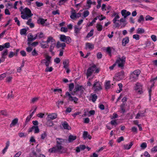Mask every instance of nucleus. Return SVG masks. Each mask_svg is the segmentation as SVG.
I'll return each mask as SVG.
<instances>
[{"label": "nucleus", "mask_w": 157, "mask_h": 157, "mask_svg": "<svg viewBox=\"0 0 157 157\" xmlns=\"http://www.w3.org/2000/svg\"><path fill=\"white\" fill-rule=\"evenodd\" d=\"M60 40L61 41L65 42L67 44H70L71 42V39L68 36H66L64 35H60Z\"/></svg>", "instance_id": "423d86ee"}, {"label": "nucleus", "mask_w": 157, "mask_h": 157, "mask_svg": "<svg viewBox=\"0 0 157 157\" xmlns=\"http://www.w3.org/2000/svg\"><path fill=\"white\" fill-rule=\"evenodd\" d=\"M124 75V72L123 71H121L117 73V77H121V78H123Z\"/></svg>", "instance_id": "4c0bfd02"}, {"label": "nucleus", "mask_w": 157, "mask_h": 157, "mask_svg": "<svg viewBox=\"0 0 157 157\" xmlns=\"http://www.w3.org/2000/svg\"><path fill=\"white\" fill-rule=\"evenodd\" d=\"M97 96L95 94L92 95L91 98L92 101L95 102L97 98Z\"/></svg>", "instance_id": "e433bc0d"}, {"label": "nucleus", "mask_w": 157, "mask_h": 157, "mask_svg": "<svg viewBox=\"0 0 157 157\" xmlns=\"http://www.w3.org/2000/svg\"><path fill=\"white\" fill-rule=\"evenodd\" d=\"M120 18L119 16L117 14L115 16V17L113 20V22L115 24V26L116 27H119L120 26V25L118 23L116 22L117 19H119Z\"/></svg>", "instance_id": "f3484780"}, {"label": "nucleus", "mask_w": 157, "mask_h": 157, "mask_svg": "<svg viewBox=\"0 0 157 157\" xmlns=\"http://www.w3.org/2000/svg\"><path fill=\"white\" fill-rule=\"evenodd\" d=\"M4 48H8L10 47V43L9 42L5 43L3 45Z\"/></svg>", "instance_id": "603ef678"}, {"label": "nucleus", "mask_w": 157, "mask_h": 157, "mask_svg": "<svg viewBox=\"0 0 157 157\" xmlns=\"http://www.w3.org/2000/svg\"><path fill=\"white\" fill-rule=\"evenodd\" d=\"M93 89L95 93L102 89L101 84L99 82H95L93 86Z\"/></svg>", "instance_id": "0eeeda50"}, {"label": "nucleus", "mask_w": 157, "mask_h": 157, "mask_svg": "<svg viewBox=\"0 0 157 157\" xmlns=\"http://www.w3.org/2000/svg\"><path fill=\"white\" fill-rule=\"evenodd\" d=\"M101 1V0H98V4L97 6V9H99L100 7Z\"/></svg>", "instance_id": "0e129e2a"}, {"label": "nucleus", "mask_w": 157, "mask_h": 157, "mask_svg": "<svg viewBox=\"0 0 157 157\" xmlns=\"http://www.w3.org/2000/svg\"><path fill=\"white\" fill-rule=\"evenodd\" d=\"M47 136V134L45 132L41 135V138L42 139L44 140Z\"/></svg>", "instance_id": "13d9d810"}, {"label": "nucleus", "mask_w": 157, "mask_h": 157, "mask_svg": "<svg viewBox=\"0 0 157 157\" xmlns=\"http://www.w3.org/2000/svg\"><path fill=\"white\" fill-rule=\"evenodd\" d=\"M63 67L65 68H67L68 67L69 65V61L68 60L66 59L64 60L63 62Z\"/></svg>", "instance_id": "c85d7f7f"}, {"label": "nucleus", "mask_w": 157, "mask_h": 157, "mask_svg": "<svg viewBox=\"0 0 157 157\" xmlns=\"http://www.w3.org/2000/svg\"><path fill=\"white\" fill-rule=\"evenodd\" d=\"M76 93H75L74 91L71 93V94L69 92H67L66 93L65 95L66 97H68V99L70 101H73L75 103H77V101L78 100V99L76 97H72L71 95L73 96L75 94H76Z\"/></svg>", "instance_id": "20e7f679"}, {"label": "nucleus", "mask_w": 157, "mask_h": 157, "mask_svg": "<svg viewBox=\"0 0 157 157\" xmlns=\"http://www.w3.org/2000/svg\"><path fill=\"white\" fill-rule=\"evenodd\" d=\"M51 57L48 56H46V59H47V62L45 63V65L46 67L49 66V64L51 63Z\"/></svg>", "instance_id": "6ab92c4d"}, {"label": "nucleus", "mask_w": 157, "mask_h": 157, "mask_svg": "<svg viewBox=\"0 0 157 157\" xmlns=\"http://www.w3.org/2000/svg\"><path fill=\"white\" fill-rule=\"evenodd\" d=\"M8 53V50L7 49L5 51H3L2 53V57L3 59H5L6 56Z\"/></svg>", "instance_id": "473e14b6"}, {"label": "nucleus", "mask_w": 157, "mask_h": 157, "mask_svg": "<svg viewBox=\"0 0 157 157\" xmlns=\"http://www.w3.org/2000/svg\"><path fill=\"white\" fill-rule=\"evenodd\" d=\"M18 121V119L17 118H16L13 119L11 124L10 125V127H12L13 126L15 125L17 123Z\"/></svg>", "instance_id": "393cba45"}, {"label": "nucleus", "mask_w": 157, "mask_h": 157, "mask_svg": "<svg viewBox=\"0 0 157 157\" xmlns=\"http://www.w3.org/2000/svg\"><path fill=\"white\" fill-rule=\"evenodd\" d=\"M53 69L52 67H46L45 69L46 72H51L52 71Z\"/></svg>", "instance_id": "a19ab883"}, {"label": "nucleus", "mask_w": 157, "mask_h": 157, "mask_svg": "<svg viewBox=\"0 0 157 157\" xmlns=\"http://www.w3.org/2000/svg\"><path fill=\"white\" fill-rule=\"evenodd\" d=\"M63 148V146L59 147L56 145V147H53L49 149L48 151L50 153L57 152L62 153L63 152L62 151Z\"/></svg>", "instance_id": "7ed1b4c3"}, {"label": "nucleus", "mask_w": 157, "mask_h": 157, "mask_svg": "<svg viewBox=\"0 0 157 157\" xmlns=\"http://www.w3.org/2000/svg\"><path fill=\"white\" fill-rule=\"evenodd\" d=\"M47 125L48 127H51L54 125L53 121H47Z\"/></svg>", "instance_id": "f704fd0d"}, {"label": "nucleus", "mask_w": 157, "mask_h": 157, "mask_svg": "<svg viewBox=\"0 0 157 157\" xmlns=\"http://www.w3.org/2000/svg\"><path fill=\"white\" fill-rule=\"evenodd\" d=\"M96 27L98 31H101L102 29V25L99 24H97Z\"/></svg>", "instance_id": "58836bf2"}, {"label": "nucleus", "mask_w": 157, "mask_h": 157, "mask_svg": "<svg viewBox=\"0 0 157 157\" xmlns=\"http://www.w3.org/2000/svg\"><path fill=\"white\" fill-rule=\"evenodd\" d=\"M110 123L112 125H115V126L117 124V123L116 120H112L111 121Z\"/></svg>", "instance_id": "774afa93"}, {"label": "nucleus", "mask_w": 157, "mask_h": 157, "mask_svg": "<svg viewBox=\"0 0 157 157\" xmlns=\"http://www.w3.org/2000/svg\"><path fill=\"white\" fill-rule=\"evenodd\" d=\"M152 40L154 42L156 41L157 40V37L155 35H152L151 36Z\"/></svg>", "instance_id": "69168bd1"}, {"label": "nucleus", "mask_w": 157, "mask_h": 157, "mask_svg": "<svg viewBox=\"0 0 157 157\" xmlns=\"http://www.w3.org/2000/svg\"><path fill=\"white\" fill-rule=\"evenodd\" d=\"M126 58L124 56H123L121 58H119L115 62L116 64H118V67L121 68H123L125 62Z\"/></svg>", "instance_id": "39448f33"}, {"label": "nucleus", "mask_w": 157, "mask_h": 157, "mask_svg": "<svg viewBox=\"0 0 157 157\" xmlns=\"http://www.w3.org/2000/svg\"><path fill=\"white\" fill-rule=\"evenodd\" d=\"M57 115L56 113H52L48 114L47 118V121H51L56 118L57 117Z\"/></svg>", "instance_id": "ddd939ff"}, {"label": "nucleus", "mask_w": 157, "mask_h": 157, "mask_svg": "<svg viewBox=\"0 0 157 157\" xmlns=\"http://www.w3.org/2000/svg\"><path fill=\"white\" fill-rule=\"evenodd\" d=\"M36 39V37H33V36L31 33H29L28 35V41H32Z\"/></svg>", "instance_id": "412c9836"}, {"label": "nucleus", "mask_w": 157, "mask_h": 157, "mask_svg": "<svg viewBox=\"0 0 157 157\" xmlns=\"http://www.w3.org/2000/svg\"><path fill=\"white\" fill-rule=\"evenodd\" d=\"M70 17L72 19H74L77 16L75 12H72L70 16Z\"/></svg>", "instance_id": "8fccbe9b"}, {"label": "nucleus", "mask_w": 157, "mask_h": 157, "mask_svg": "<svg viewBox=\"0 0 157 157\" xmlns=\"http://www.w3.org/2000/svg\"><path fill=\"white\" fill-rule=\"evenodd\" d=\"M134 88L135 90L137 91V93L139 94H141L142 93V85L140 83L138 82H137L135 84Z\"/></svg>", "instance_id": "9d476101"}, {"label": "nucleus", "mask_w": 157, "mask_h": 157, "mask_svg": "<svg viewBox=\"0 0 157 157\" xmlns=\"http://www.w3.org/2000/svg\"><path fill=\"white\" fill-rule=\"evenodd\" d=\"M38 151H33L30 155V157H45V156L43 154H38Z\"/></svg>", "instance_id": "f8f14e48"}, {"label": "nucleus", "mask_w": 157, "mask_h": 157, "mask_svg": "<svg viewBox=\"0 0 157 157\" xmlns=\"http://www.w3.org/2000/svg\"><path fill=\"white\" fill-rule=\"evenodd\" d=\"M32 116L31 115H30L29 116H28L26 118V119L25 121V123L26 124H27V123H28L30 120L31 118L32 117Z\"/></svg>", "instance_id": "864d4df0"}, {"label": "nucleus", "mask_w": 157, "mask_h": 157, "mask_svg": "<svg viewBox=\"0 0 157 157\" xmlns=\"http://www.w3.org/2000/svg\"><path fill=\"white\" fill-rule=\"evenodd\" d=\"M140 71L139 70H136L132 73L130 76L129 79L132 82L135 81L138 79Z\"/></svg>", "instance_id": "f03ea898"}, {"label": "nucleus", "mask_w": 157, "mask_h": 157, "mask_svg": "<svg viewBox=\"0 0 157 157\" xmlns=\"http://www.w3.org/2000/svg\"><path fill=\"white\" fill-rule=\"evenodd\" d=\"M44 36V34L42 32H41L39 33H38L36 35L35 37H36V39L37 38V37H38L40 39L43 38Z\"/></svg>", "instance_id": "7c9ffc66"}, {"label": "nucleus", "mask_w": 157, "mask_h": 157, "mask_svg": "<svg viewBox=\"0 0 157 157\" xmlns=\"http://www.w3.org/2000/svg\"><path fill=\"white\" fill-rule=\"evenodd\" d=\"M66 44L65 43H61L59 41L57 42L56 44V47L58 48L61 47L62 49H63L64 48L66 47Z\"/></svg>", "instance_id": "aec40b11"}, {"label": "nucleus", "mask_w": 157, "mask_h": 157, "mask_svg": "<svg viewBox=\"0 0 157 157\" xmlns=\"http://www.w3.org/2000/svg\"><path fill=\"white\" fill-rule=\"evenodd\" d=\"M153 19L154 18L153 17H151L149 15H147L145 17V20L146 21H152Z\"/></svg>", "instance_id": "c03bdc74"}, {"label": "nucleus", "mask_w": 157, "mask_h": 157, "mask_svg": "<svg viewBox=\"0 0 157 157\" xmlns=\"http://www.w3.org/2000/svg\"><path fill=\"white\" fill-rule=\"evenodd\" d=\"M19 10L21 12V14H22L21 17L24 19H28L33 15L30 10L27 7L23 9L22 6H21Z\"/></svg>", "instance_id": "f257e3e1"}, {"label": "nucleus", "mask_w": 157, "mask_h": 157, "mask_svg": "<svg viewBox=\"0 0 157 157\" xmlns=\"http://www.w3.org/2000/svg\"><path fill=\"white\" fill-rule=\"evenodd\" d=\"M89 14V12L88 10H86L83 12V16L84 18L87 17Z\"/></svg>", "instance_id": "ea45409f"}, {"label": "nucleus", "mask_w": 157, "mask_h": 157, "mask_svg": "<svg viewBox=\"0 0 157 157\" xmlns=\"http://www.w3.org/2000/svg\"><path fill=\"white\" fill-rule=\"evenodd\" d=\"M133 145L132 142L130 143L129 145L128 144H124L123 145V147L124 149L129 150V149Z\"/></svg>", "instance_id": "4be33fe9"}, {"label": "nucleus", "mask_w": 157, "mask_h": 157, "mask_svg": "<svg viewBox=\"0 0 157 157\" xmlns=\"http://www.w3.org/2000/svg\"><path fill=\"white\" fill-rule=\"evenodd\" d=\"M84 88L82 86L77 85L75 86L74 90V92L76 93V95L78 94V92L80 91L81 93H82L83 92Z\"/></svg>", "instance_id": "9b49d317"}, {"label": "nucleus", "mask_w": 157, "mask_h": 157, "mask_svg": "<svg viewBox=\"0 0 157 157\" xmlns=\"http://www.w3.org/2000/svg\"><path fill=\"white\" fill-rule=\"evenodd\" d=\"M145 32L144 30L141 28H139L137 30V33L139 34H141Z\"/></svg>", "instance_id": "c756f323"}, {"label": "nucleus", "mask_w": 157, "mask_h": 157, "mask_svg": "<svg viewBox=\"0 0 157 157\" xmlns=\"http://www.w3.org/2000/svg\"><path fill=\"white\" fill-rule=\"evenodd\" d=\"M47 21V19H44L42 18H39L37 21V23L39 24H41L43 26H44V23Z\"/></svg>", "instance_id": "a211bd4d"}, {"label": "nucleus", "mask_w": 157, "mask_h": 157, "mask_svg": "<svg viewBox=\"0 0 157 157\" xmlns=\"http://www.w3.org/2000/svg\"><path fill=\"white\" fill-rule=\"evenodd\" d=\"M129 41L128 37L124 38L122 40V45L124 46H125L126 44L128 43Z\"/></svg>", "instance_id": "5701e85b"}, {"label": "nucleus", "mask_w": 157, "mask_h": 157, "mask_svg": "<svg viewBox=\"0 0 157 157\" xmlns=\"http://www.w3.org/2000/svg\"><path fill=\"white\" fill-rule=\"evenodd\" d=\"M62 124L64 129L70 130L71 128V127L69 126L67 123L66 121L62 122Z\"/></svg>", "instance_id": "dca6fc26"}, {"label": "nucleus", "mask_w": 157, "mask_h": 157, "mask_svg": "<svg viewBox=\"0 0 157 157\" xmlns=\"http://www.w3.org/2000/svg\"><path fill=\"white\" fill-rule=\"evenodd\" d=\"M121 13L124 18H126L128 16L131 14V13L127 11L126 10H122Z\"/></svg>", "instance_id": "2eb2a0df"}, {"label": "nucleus", "mask_w": 157, "mask_h": 157, "mask_svg": "<svg viewBox=\"0 0 157 157\" xmlns=\"http://www.w3.org/2000/svg\"><path fill=\"white\" fill-rule=\"evenodd\" d=\"M27 31V30L25 29H23L21 30L20 34L21 35L25 34Z\"/></svg>", "instance_id": "3c124183"}, {"label": "nucleus", "mask_w": 157, "mask_h": 157, "mask_svg": "<svg viewBox=\"0 0 157 157\" xmlns=\"http://www.w3.org/2000/svg\"><path fill=\"white\" fill-rule=\"evenodd\" d=\"M77 137L76 136H74L73 135H70L68 137V140L67 141L69 142H73L74 140L76 139Z\"/></svg>", "instance_id": "b1692460"}, {"label": "nucleus", "mask_w": 157, "mask_h": 157, "mask_svg": "<svg viewBox=\"0 0 157 157\" xmlns=\"http://www.w3.org/2000/svg\"><path fill=\"white\" fill-rule=\"evenodd\" d=\"M56 44L55 43H52L51 45L50 46V51L51 52H52V51L55 46Z\"/></svg>", "instance_id": "c9c22d12"}, {"label": "nucleus", "mask_w": 157, "mask_h": 157, "mask_svg": "<svg viewBox=\"0 0 157 157\" xmlns=\"http://www.w3.org/2000/svg\"><path fill=\"white\" fill-rule=\"evenodd\" d=\"M74 84L73 83H71L69 85V89L70 91H71L74 88Z\"/></svg>", "instance_id": "6e6d98bb"}, {"label": "nucleus", "mask_w": 157, "mask_h": 157, "mask_svg": "<svg viewBox=\"0 0 157 157\" xmlns=\"http://www.w3.org/2000/svg\"><path fill=\"white\" fill-rule=\"evenodd\" d=\"M6 76V74L4 73L0 75V80H2Z\"/></svg>", "instance_id": "052dcab7"}, {"label": "nucleus", "mask_w": 157, "mask_h": 157, "mask_svg": "<svg viewBox=\"0 0 157 157\" xmlns=\"http://www.w3.org/2000/svg\"><path fill=\"white\" fill-rule=\"evenodd\" d=\"M94 30L93 29L91 30L90 32L88 34L86 37L87 38L90 37L92 36L93 35Z\"/></svg>", "instance_id": "09e8293b"}, {"label": "nucleus", "mask_w": 157, "mask_h": 157, "mask_svg": "<svg viewBox=\"0 0 157 157\" xmlns=\"http://www.w3.org/2000/svg\"><path fill=\"white\" fill-rule=\"evenodd\" d=\"M125 104L124 103H123L121 105V109L123 113H124L125 112V109H124Z\"/></svg>", "instance_id": "49530a36"}, {"label": "nucleus", "mask_w": 157, "mask_h": 157, "mask_svg": "<svg viewBox=\"0 0 157 157\" xmlns=\"http://www.w3.org/2000/svg\"><path fill=\"white\" fill-rule=\"evenodd\" d=\"M105 88L106 90H108L111 87L110 82L109 81L106 82L105 84Z\"/></svg>", "instance_id": "a878e982"}, {"label": "nucleus", "mask_w": 157, "mask_h": 157, "mask_svg": "<svg viewBox=\"0 0 157 157\" xmlns=\"http://www.w3.org/2000/svg\"><path fill=\"white\" fill-rule=\"evenodd\" d=\"M33 130H34V132L35 133H39V129L38 126H33L31 128H30L29 129L28 132H32Z\"/></svg>", "instance_id": "4468645a"}, {"label": "nucleus", "mask_w": 157, "mask_h": 157, "mask_svg": "<svg viewBox=\"0 0 157 157\" xmlns=\"http://www.w3.org/2000/svg\"><path fill=\"white\" fill-rule=\"evenodd\" d=\"M94 48V45L93 44L90 43H87L86 44V48L87 49V48L90 49H93Z\"/></svg>", "instance_id": "bb28decb"}, {"label": "nucleus", "mask_w": 157, "mask_h": 157, "mask_svg": "<svg viewBox=\"0 0 157 157\" xmlns=\"http://www.w3.org/2000/svg\"><path fill=\"white\" fill-rule=\"evenodd\" d=\"M47 42L48 43L51 42L52 43H55L54 40L51 36H49L48 38Z\"/></svg>", "instance_id": "2f4dec72"}, {"label": "nucleus", "mask_w": 157, "mask_h": 157, "mask_svg": "<svg viewBox=\"0 0 157 157\" xmlns=\"http://www.w3.org/2000/svg\"><path fill=\"white\" fill-rule=\"evenodd\" d=\"M32 55L33 56H37L38 55L37 52L36 51L35 49H34L33 51L32 52Z\"/></svg>", "instance_id": "a18cd8bd"}, {"label": "nucleus", "mask_w": 157, "mask_h": 157, "mask_svg": "<svg viewBox=\"0 0 157 157\" xmlns=\"http://www.w3.org/2000/svg\"><path fill=\"white\" fill-rule=\"evenodd\" d=\"M147 146V145L146 143H142L140 145L141 147L144 149L146 148Z\"/></svg>", "instance_id": "680f3d73"}, {"label": "nucleus", "mask_w": 157, "mask_h": 157, "mask_svg": "<svg viewBox=\"0 0 157 157\" xmlns=\"http://www.w3.org/2000/svg\"><path fill=\"white\" fill-rule=\"evenodd\" d=\"M39 99L38 97H34L32 98L31 100V103H34L35 102H36Z\"/></svg>", "instance_id": "79ce46f5"}, {"label": "nucleus", "mask_w": 157, "mask_h": 157, "mask_svg": "<svg viewBox=\"0 0 157 157\" xmlns=\"http://www.w3.org/2000/svg\"><path fill=\"white\" fill-rule=\"evenodd\" d=\"M145 115L144 113H138L136 114V119H139L140 117H144Z\"/></svg>", "instance_id": "37998d69"}, {"label": "nucleus", "mask_w": 157, "mask_h": 157, "mask_svg": "<svg viewBox=\"0 0 157 157\" xmlns=\"http://www.w3.org/2000/svg\"><path fill=\"white\" fill-rule=\"evenodd\" d=\"M133 38L137 40L140 39V36L138 34H134L133 36Z\"/></svg>", "instance_id": "4d7b16f0"}, {"label": "nucleus", "mask_w": 157, "mask_h": 157, "mask_svg": "<svg viewBox=\"0 0 157 157\" xmlns=\"http://www.w3.org/2000/svg\"><path fill=\"white\" fill-rule=\"evenodd\" d=\"M75 32L76 34H78L79 33V31L81 29V28H79L77 27V26L76 25L74 27Z\"/></svg>", "instance_id": "72a5a7b5"}, {"label": "nucleus", "mask_w": 157, "mask_h": 157, "mask_svg": "<svg viewBox=\"0 0 157 157\" xmlns=\"http://www.w3.org/2000/svg\"><path fill=\"white\" fill-rule=\"evenodd\" d=\"M88 133L86 131H84L83 135V137L84 139H86L87 138V136L88 135Z\"/></svg>", "instance_id": "5fc2aeb1"}, {"label": "nucleus", "mask_w": 157, "mask_h": 157, "mask_svg": "<svg viewBox=\"0 0 157 157\" xmlns=\"http://www.w3.org/2000/svg\"><path fill=\"white\" fill-rule=\"evenodd\" d=\"M67 29L65 27H62L61 28V31L64 33H66L67 31Z\"/></svg>", "instance_id": "e2e57ef3"}, {"label": "nucleus", "mask_w": 157, "mask_h": 157, "mask_svg": "<svg viewBox=\"0 0 157 157\" xmlns=\"http://www.w3.org/2000/svg\"><path fill=\"white\" fill-rule=\"evenodd\" d=\"M96 68V65H93L88 68L86 73L87 77V78L90 76L92 75L93 72L95 71Z\"/></svg>", "instance_id": "6e6552de"}, {"label": "nucleus", "mask_w": 157, "mask_h": 157, "mask_svg": "<svg viewBox=\"0 0 157 157\" xmlns=\"http://www.w3.org/2000/svg\"><path fill=\"white\" fill-rule=\"evenodd\" d=\"M36 4L37 7H40L43 5V3L41 2H39L37 1L36 2Z\"/></svg>", "instance_id": "338daca9"}, {"label": "nucleus", "mask_w": 157, "mask_h": 157, "mask_svg": "<svg viewBox=\"0 0 157 157\" xmlns=\"http://www.w3.org/2000/svg\"><path fill=\"white\" fill-rule=\"evenodd\" d=\"M56 145L57 146H62L65 143H67V140L66 139H63L61 138H56Z\"/></svg>", "instance_id": "1a4fd4ad"}, {"label": "nucleus", "mask_w": 157, "mask_h": 157, "mask_svg": "<svg viewBox=\"0 0 157 157\" xmlns=\"http://www.w3.org/2000/svg\"><path fill=\"white\" fill-rule=\"evenodd\" d=\"M144 21V18L142 15L140 16L139 19L138 20V22L140 23L141 21Z\"/></svg>", "instance_id": "de8ad7c7"}, {"label": "nucleus", "mask_w": 157, "mask_h": 157, "mask_svg": "<svg viewBox=\"0 0 157 157\" xmlns=\"http://www.w3.org/2000/svg\"><path fill=\"white\" fill-rule=\"evenodd\" d=\"M48 43H47V41L46 42H42L40 44L41 47L43 48H48Z\"/></svg>", "instance_id": "cd10ccee"}, {"label": "nucleus", "mask_w": 157, "mask_h": 157, "mask_svg": "<svg viewBox=\"0 0 157 157\" xmlns=\"http://www.w3.org/2000/svg\"><path fill=\"white\" fill-rule=\"evenodd\" d=\"M67 0H60L58 4L60 6L64 4L66 1Z\"/></svg>", "instance_id": "bf43d9fd"}]
</instances>
